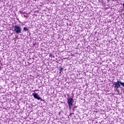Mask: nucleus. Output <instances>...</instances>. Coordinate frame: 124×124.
Instances as JSON below:
<instances>
[{"mask_svg": "<svg viewBox=\"0 0 124 124\" xmlns=\"http://www.w3.org/2000/svg\"><path fill=\"white\" fill-rule=\"evenodd\" d=\"M113 88L116 89L115 92H117L118 93H120V88H121V81H117V82H114L113 83Z\"/></svg>", "mask_w": 124, "mask_h": 124, "instance_id": "f257e3e1", "label": "nucleus"}, {"mask_svg": "<svg viewBox=\"0 0 124 124\" xmlns=\"http://www.w3.org/2000/svg\"><path fill=\"white\" fill-rule=\"evenodd\" d=\"M14 30L16 33H21L22 32V28H21V27H20L19 25H15Z\"/></svg>", "mask_w": 124, "mask_h": 124, "instance_id": "f03ea898", "label": "nucleus"}, {"mask_svg": "<svg viewBox=\"0 0 124 124\" xmlns=\"http://www.w3.org/2000/svg\"><path fill=\"white\" fill-rule=\"evenodd\" d=\"M68 101H67V103L69 105V107L70 108V109H71V107H72L73 106V98H70L69 99H67Z\"/></svg>", "mask_w": 124, "mask_h": 124, "instance_id": "7ed1b4c3", "label": "nucleus"}, {"mask_svg": "<svg viewBox=\"0 0 124 124\" xmlns=\"http://www.w3.org/2000/svg\"><path fill=\"white\" fill-rule=\"evenodd\" d=\"M32 95L33 97H34L36 99H37L38 100H41V101H42V100H43V99H42V98H41L39 95L38 93H33Z\"/></svg>", "mask_w": 124, "mask_h": 124, "instance_id": "20e7f679", "label": "nucleus"}, {"mask_svg": "<svg viewBox=\"0 0 124 124\" xmlns=\"http://www.w3.org/2000/svg\"><path fill=\"white\" fill-rule=\"evenodd\" d=\"M23 31H29V28H27V27H24L23 28Z\"/></svg>", "mask_w": 124, "mask_h": 124, "instance_id": "39448f33", "label": "nucleus"}, {"mask_svg": "<svg viewBox=\"0 0 124 124\" xmlns=\"http://www.w3.org/2000/svg\"><path fill=\"white\" fill-rule=\"evenodd\" d=\"M59 69L60 71H61V72H62V71L63 68L62 67H60Z\"/></svg>", "mask_w": 124, "mask_h": 124, "instance_id": "423d86ee", "label": "nucleus"}, {"mask_svg": "<svg viewBox=\"0 0 124 124\" xmlns=\"http://www.w3.org/2000/svg\"><path fill=\"white\" fill-rule=\"evenodd\" d=\"M19 12L20 14H26V13L25 12H23V11L22 10H20Z\"/></svg>", "mask_w": 124, "mask_h": 124, "instance_id": "0eeeda50", "label": "nucleus"}, {"mask_svg": "<svg viewBox=\"0 0 124 124\" xmlns=\"http://www.w3.org/2000/svg\"><path fill=\"white\" fill-rule=\"evenodd\" d=\"M120 83L122 87H124V82H122V81H121Z\"/></svg>", "mask_w": 124, "mask_h": 124, "instance_id": "6e6552de", "label": "nucleus"}, {"mask_svg": "<svg viewBox=\"0 0 124 124\" xmlns=\"http://www.w3.org/2000/svg\"><path fill=\"white\" fill-rule=\"evenodd\" d=\"M49 57H50V58H54V56H53V55H52V54H50V55H49Z\"/></svg>", "mask_w": 124, "mask_h": 124, "instance_id": "1a4fd4ad", "label": "nucleus"}, {"mask_svg": "<svg viewBox=\"0 0 124 124\" xmlns=\"http://www.w3.org/2000/svg\"><path fill=\"white\" fill-rule=\"evenodd\" d=\"M59 73H60V74L62 73V72L60 71Z\"/></svg>", "mask_w": 124, "mask_h": 124, "instance_id": "9d476101", "label": "nucleus"}, {"mask_svg": "<svg viewBox=\"0 0 124 124\" xmlns=\"http://www.w3.org/2000/svg\"><path fill=\"white\" fill-rule=\"evenodd\" d=\"M34 92H36V90H35Z\"/></svg>", "mask_w": 124, "mask_h": 124, "instance_id": "9b49d317", "label": "nucleus"}]
</instances>
